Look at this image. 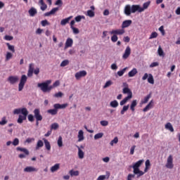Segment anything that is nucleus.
<instances>
[{
    "label": "nucleus",
    "instance_id": "obj_32",
    "mask_svg": "<svg viewBox=\"0 0 180 180\" xmlns=\"http://www.w3.org/2000/svg\"><path fill=\"white\" fill-rule=\"evenodd\" d=\"M43 146H44V143H43V141L41 140H38V141L37 142V146H36V150H39L40 148H41V147H43Z\"/></svg>",
    "mask_w": 180,
    "mask_h": 180
},
{
    "label": "nucleus",
    "instance_id": "obj_46",
    "mask_svg": "<svg viewBox=\"0 0 180 180\" xmlns=\"http://www.w3.org/2000/svg\"><path fill=\"white\" fill-rule=\"evenodd\" d=\"M8 123V120H6V117H3L1 120L0 121V126H5Z\"/></svg>",
    "mask_w": 180,
    "mask_h": 180
},
{
    "label": "nucleus",
    "instance_id": "obj_12",
    "mask_svg": "<svg viewBox=\"0 0 180 180\" xmlns=\"http://www.w3.org/2000/svg\"><path fill=\"white\" fill-rule=\"evenodd\" d=\"M130 54H131V49H130V46H127L122 56V58H124V60H127V58H129Z\"/></svg>",
    "mask_w": 180,
    "mask_h": 180
},
{
    "label": "nucleus",
    "instance_id": "obj_31",
    "mask_svg": "<svg viewBox=\"0 0 180 180\" xmlns=\"http://www.w3.org/2000/svg\"><path fill=\"white\" fill-rule=\"evenodd\" d=\"M145 169H144V174H146V172H147L148 171V169H150V167H151V163H150V160H147L145 162Z\"/></svg>",
    "mask_w": 180,
    "mask_h": 180
},
{
    "label": "nucleus",
    "instance_id": "obj_18",
    "mask_svg": "<svg viewBox=\"0 0 180 180\" xmlns=\"http://www.w3.org/2000/svg\"><path fill=\"white\" fill-rule=\"evenodd\" d=\"M133 23V21L131 20H126L124 22H122V29H126V27H129Z\"/></svg>",
    "mask_w": 180,
    "mask_h": 180
},
{
    "label": "nucleus",
    "instance_id": "obj_21",
    "mask_svg": "<svg viewBox=\"0 0 180 180\" xmlns=\"http://www.w3.org/2000/svg\"><path fill=\"white\" fill-rule=\"evenodd\" d=\"M58 169H60V164L59 163L55 164L53 166H52L50 168V171L52 173L57 172V171H58Z\"/></svg>",
    "mask_w": 180,
    "mask_h": 180
},
{
    "label": "nucleus",
    "instance_id": "obj_7",
    "mask_svg": "<svg viewBox=\"0 0 180 180\" xmlns=\"http://www.w3.org/2000/svg\"><path fill=\"white\" fill-rule=\"evenodd\" d=\"M165 167L169 169H172V168H174V156H172V155H169L167 157Z\"/></svg>",
    "mask_w": 180,
    "mask_h": 180
},
{
    "label": "nucleus",
    "instance_id": "obj_19",
    "mask_svg": "<svg viewBox=\"0 0 180 180\" xmlns=\"http://www.w3.org/2000/svg\"><path fill=\"white\" fill-rule=\"evenodd\" d=\"M77 148L78 150L77 155L79 160H83L84 157H85V153L82 149L79 148V146H77Z\"/></svg>",
    "mask_w": 180,
    "mask_h": 180
},
{
    "label": "nucleus",
    "instance_id": "obj_54",
    "mask_svg": "<svg viewBox=\"0 0 180 180\" xmlns=\"http://www.w3.org/2000/svg\"><path fill=\"white\" fill-rule=\"evenodd\" d=\"M51 86H52V89L53 88H57V86H60V80H56Z\"/></svg>",
    "mask_w": 180,
    "mask_h": 180
},
{
    "label": "nucleus",
    "instance_id": "obj_8",
    "mask_svg": "<svg viewBox=\"0 0 180 180\" xmlns=\"http://www.w3.org/2000/svg\"><path fill=\"white\" fill-rule=\"evenodd\" d=\"M8 82L11 84V85H15L17 82H19V77L18 76H9L7 79Z\"/></svg>",
    "mask_w": 180,
    "mask_h": 180
},
{
    "label": "nucleus",
    "instance_id": "obj_44",
    "mask_svg": "<svg viewBox=\"0 0 180 180\" xmlns=\"http://www.w3.org/2000/svg\"><path fill=\"white\" fill-rule=\"evenodd\" d=\"M103 137V133L100 132L94 135V140H99V139H102Z\"/></svg>",
    "mask_w": 180,
    "mask_h": 180
},
{
    "label": "nucleus",
    "instance_id": "obj_20",
    "mask_svg": "<svg viewBox=\"0 0 180 180\" xmlns=\"http://www.w3.org/2000/svg\"><path fill=\"white\" fill-rule=\"evenodd\" d=\"M68 106V103H64V104H60V103H56L53 105V108L56 109H65Z\"/></svg>",
    "mask_w": 180,
    "mask_h": 180
},
{
    "label": "nucleus",
    "instance_id": "obj_62",
    "mask_svg": "<svg viewBox=\"0 0 180 180\" xmlns=\"http://www.w3.org/2000/svg\"><path fill=\"white\" fill-rule=\"evenodd\" d=\"M4 39H5L7 41H11V40H13V37L9 36V35H6V36L4 37Z\"/></svg>",
    "mask_w": 180,
    "mask_h": 180
},
{
    "label": "nucleus",
    "instance_id": "obj_64",
    "mask_svg": "<svg viewBox=\"0 0 180 180\" xmlns=\"http://www.w3.org/2000/svg\"><path fill=\"white\" fill-rule=\"evenodd\" d=\"M136 176V174H128L127 176V180H133V179Z\"/></svg>",
    "mask_w": 180,
    "mask_h": 180
},
{
    "label": "nucleus",
    "instance_id": "obj_47",
    "mask_svg": "<svg viewBox=\"0 0 180 180\" xmlns=\"http://www.w3.org/2000/svg\"><path fill=\"white\" fill-rule=\"evenodd\" d=\"M158 53L160 57H164V51L162 50V48H161V46H159Z\"/></svg>",
    "mask_w": 180,
    "mask_h": 180
},
{
    "label": "nucleus",
    "instance_id": "obj_56",
    "mask_svg": "<svg viewBox=\"0 0 180 180\" xmlns=\"http://www.w3.org/2000/svg\"><path fill=\"white\" fill-rule=\"evenodd\" d=\"M13 146H19V139L15 138L13 141L12 142Z\"/></svg>",
    "mask_w": 180,
    "mask_h": 180
},
{
    "label": "nucleus",
    "instance_id": "obj_51",
    "mask_svg": "<svg viewBox=\"0 0 180 180\" xmlns=\"http://www.w3.org/2000/svg\"><path fill=\"white\" fill-rule=\"evenodd\" d=\"M70 64V60H64L61 63H60V67H67Z\"/></svg>",
    "mask_w": 180,
    "mask_h": 180
},
{
    "label": "nucleus",
    "instance_id": "obj_53",
    "mask_svg": "<svg viewBox=\"0 0 180 180\" xmlns=\"http://www.w3.org/2000/svg\"><path fill=\"white\" fill-rule=\"evenodd\" d=\"M158 37V34L156 32H152L149 39L151 40V39H155Z\"/></svg>",
    "mask_w": 180,
    "mask_h": 180
},
{
    "label": "nucleus",
    "instance_id": "obj_42",
    "mask_svg": "<svg viewBox=\"0 0 180 180\" xmlns=\"http://www.w3.org/2000/svg\"><path fill=\"white\" fill-rule=\"evenodd\" d=\"M58 127H60V125L58 124V123L57 122L53 123L51 125V130H57Z\"/></svg>",
    "mask_w": 180,
    "mask_h": 180
},
{
    "label": "nucleus",
    "instance_id": "obj_15",
    "mask_svg": "<svg viewBox=\"0 0 180 180\" xmlns=\"http://www.w3.org/2000/svg\"><path fill=\"white\" fill-rule=\"evenodd\" d=\"M74 44V41L71 38H68L65 44V50H67V49L70 47H72V44Z\"/></svg>",
    "mask_w": 180,
    "mask_h": 180
},
{
    "label": "nucleus",
    "instance_id": "obj_23",
    "mask_svg": "<svg viewBox=\"0 0 180 180\" xmlns=\"http://www.w3.org/2000/svg\"><path fill=\"white\" fill-rule=\"evenodd\" d=\"M58 11V7L52 8L49 12L45 13L44 16H50L51 15H54L56 12Z\"/></svg>",
    "mask_w": 180,
    "mask_h": 180
},
{
    "label": "nucleus",
    "instance_id": "obj_16",
    "mask_svg": "<svg viewBox=\"0 0 180 180\" xmlns=\"http://www.w3.org/2000/svg\"><path fill=\"white\" fill-rule=\"evenodd\" d=\"M42 140L44 143L46 150H47V151H50L51 150V144H50L49 140H47L46 138H43Z\"/></svg>",
    "mask_w": 180,
    "mask_h": 180
},
{
    "label": "nucleus",
    "instance_id": "obj_29",
    "mask_svg": "<svg viewBox=\"0 0 180 180\" xmlns=\"http://www.w3.org/2000/svg\"><path fill=\"white\" fill-rule=\"evenodd\" d=\"M136 106H137V100L132 101V102L130 105V109H131V112H134V110H136V109L134 108H136Z\"/></svg>",
    "mask_w": 180,
    "mask_h": 180
},
{
    "label": "nucleus",
    "instance_id": "obj_25",
    "mask_svg": "<svg viewBox=\"0 0 180 180\" xmlns=\"http://www.w3.org/2000/svg\"><path fill=\"white\" fill-rule=\"evenodd\" d=\"M139 72L137 71L136 68H133L131 71L129 72L128 73V76L131 78L133 77H135L136 75Z\"/></svg>",
    "mask_w": 180,
    "mask_h": 180
},
{
    "label": "nucleus",
    "instance_id": "obj_57",
    "mask_svg": "<svg viewBox=\"0 0 180 180\" xmlns=\"http://www.w3.org/2000/svg\"><path fill=\"white\" fill-rule=\"evenodd\" d=\"M100 124L101 126L106 127L109 124V122H108L106 120H102L100 122Z\"/></svg>",
    "mask_w": 180,
    "mask_h": 180
},
{
    "label": "nucleus",
    "instance_id": "obj_58",
    "mask_svg": "<svg viewBox=\"0 0 180 180\" xmlns=\"http://www.w3.org/2000/svg\"><path fill=\"white\" fill-rule=\"evenodd\" d=\"M71 29L75 34H78V33H79V30H78V28L75 27H72Z\"/></svg>",
    "mask_w": 180,
    "mask_h": 180
},
{
    "label": "nucleus",
    "instance_id": "obj_22",
    "mask_svg": "<svg viewBox=\"0 0 180 180\" xmlns=\"http://www.w3.org/2000/svg\"><path fill=\"white\" fill-rule=\"evenodd\" d=\"M110 176V172H106V175H101L97 178V180H105V179H109V177Z\"/></svg>",
    "mask_w": 180,
    "mask_h": 180
},
{
    "label": "nucleus",
    "instance_id": "obj_14",
    "mask_svg": "<svg viewBox=\"0 0 180 180\" xmlns=\"http://www.w3.org/2000/svg\"><path fill=\"white\" fill-rule=\"evenodd\" d=\"M77 141L79 143H81V141H84L85 140V136H84V131L82 129L79 130L78 134H77Z\"/></svg>",
    "mask_w": 180,
    "mask_h": 180
},
{
    "label": "nucleus",
    "instance_id": "obj_59",
    "mask_svg": "<svg viewBox=\"0 0 180 180\" xmlns=\"http://www.w3.org/2000/svg\"><path fill=\"white\" fill-rule=\"evenodd\" d=\"M41 26H47L49 25H50V22H49V21H47V20H44L41 22Z\"/></svg>",
    "mask_w": 180,
    "mask_h": 180
},
{
    "label": "nucleus",
    "instance_id": "obj_49",
    "mask_svg": "<svg viewBox=\"0 0 180 180\" xmlns=\"http://www.w3.org/2000/svg\"><path fill=\"white\" fill-rule=\"evenodd\" d=\"M119 143V139L117 137H115L113 140H112L110 143V145L113 146L115 144H117Z\"/></svg>",
    "mask_w": 180,
    "mask_h": 180
},
{
    "label": "nucleus",
    "instance_id": "obj_2",
    "mask_svg": "<svg viewBox=\"0 0 180 180\" xmlns=\"http://www.w3.org/2000/svg\"><path fill=\"white\" fill-rule=\"evenodd\" d=\"M20 113L22 115H20ZM13 115H20L18 116V119L17 120V122L19 124H22L25 120L27 118V115H29V111H27V108H16L13 110Z\"/></svg>",
    "mask_w": 180,
    "mask_h": 180
},
{
    "label": "nucleus",
    "instance_id": "obj_6",
    "mask_svg": "<svg viewBox=\"0 0 180 180\" xmlns=\"http://www.w3.org/2000/svg\"><path fill=\"white\" fill-rule=\"evenodd\" d=\"M38 88H40L41 91H42V92H50V91H51L53 89V86H46V84L44 83H39L37 84Z\"/></svg>",
    "mask_w": 180,
    "mask_h": 180
},
{
    "label": "nucleus",
    "instance_id": "obj_43",
    "mask_svg": "<svg viewBox=\"0 0 180 180\" xmlns=\"http://www.w3.org/2000/svg\"><path fill=\"white\" fill-rule=\"evenodd\" d=\"M58 147H63V136H60L57 141Z\"/></svg>",
    "mask_w": 180,
    "mask_h": 180
},
{
    "label": "nucleus",
    "instance_id": "obj_26",
    "mask_svg": "<svg viewBox=\"0 0 180 180\" xmlns=\"http://www.w3.org/2000/svg\"><path fill=\"white\" fill-rule=\"evenodd\" d=\"M28 13L30 16L33 17L37 13V10L34 8V7H32L29 11Z\"/></svg>",
    "mask_w": 180,
    "mask_h": 180
},
{
    "label": "nucleus",
    "instance_id": "obj_40",
    "mask_svg": "<svg viewBox=\"0 0 180 180\" xmlns=\"http://www.w3.org/2000/svg\"><path fill=\"white\" fill-rule=\"evenodd\" d=\"M148 82L149 84H151L152 85H154V77L153 76V75L149 74V76L148 77Z\"/></svg>",
    "mask_w": 180,
    "mask_h": 180
},
{
    "label": "nucleus",
    "instance_id": "obj_11",
    "mask_svg": "<svg viewBox=\"0 0 180 180\" xmlns=\"http://www.w3.org/2000/svg\"><path fill=\"white\" fill-rule=\"evenodd\" d=\"M110 34H115V36L124 34V30L122 29H117L112 30L110 32Z\"/></svg>",
    "mask_w": 180,
    "mask_h": 180
},
{
    "label": "nucleus",
    "instance_id": "obj_9",
    "mask_svg": "<svg viewBox=\"0 0 180 180\" xmlns=\"http://www.w3.org/2000/svg\"><path fill=\"white\" fill-rule=\"evenodd\" d=\"M87 72L85 70H81L75 73V77L76 79L79 80L81 78H84V77H86Z\"/></svg>",
    "mask_w": 180,
    "mask_h": 180
},
{
    "label": "nucleus",
    "instance_id": "obj_24",
    "mask_svg": "<svg viewBox=\"0 0 180 180\" xmlns=\"http://www.w3.org/2000/svg\"><path fill=\"white\" fill-rule=\"evenodd\" d=\"M71 19H72V16H70L67 18H65V19L62 20L60 21L61 26H65L67 23L70 22V20H71Z\"/></svg>",
    "mask_w": 180,
    "mask_h": 180
},
{
    "label": "nucleus",
    "instance_id": "obj_61",
    "mask_svg": "<svg viewBox=\"0 0 180 180\" xmlns=\"http://www.w3.org/2000/svg\"><path fill=\"white\" fill-rule=\"evenodd\" d=\"M34 141V138H27L25 143H27L28 144H30V143H33Z\"/></svg>",
    "mask_w": 180,
    "mask_h": 180
},
{
    "label": "nucleus",
    "instance_id": "obj_45",
    "mask_svg": "<svg viewBox=\"0 0 180 180\" xmlns=\"http://www.w3.org/2000/svg\"><path fill=\"white\" fill-rule=\"evenodd\" d=\"M6 46L10 51H12V53H15V46L11 45L9 43H6Z\"/></svg>",
    "mask_w": 180,
    "mask_h": 180
},
{
    "label": "nucleus",
    "instance_id": "obj_13",
    "mask_svg": "<svg viewBox=\"0 0 180 180\" xmlns=\"http://www.w3.org/2000/svg\"><path fill=\"white\" fill-rule=\"evenodd\" d=\"M39 169L33 167V166H28L24 169V172H37Z\"/></svg>",
    "mask_w": 180,
    "mask_h": 180
},
{
    "label": "nucleus",
    "instance_id": "obj_27",
    "mask_svg": "<svg viewBox=\"0 0 180 180\" xmlns=\"http://www.w3.org/2000/svg\"><path fill=\"white\" fill-rule=\"evenodd\" d=\"M165 128L166 129V130H169V131L174 132V127H172V124H171V122H167L165 125Z\"/></svg>",
    "mask_w": 180,
    "mask_h": 180
},
{
    "label": "nucleus",
    "instance_id": "obj_3",
    "mask_svg": "<svg viewBox=\"0 0 180 180\" xmlns=\"http://www.w3.org/2000/svg\"><path fill=\"white\" fill-rule=\"evenodd\" d=\"M144 162V160H140L138 162L133 164L131 167L133 168V172L134 175H136L137 178H140V176H143L144 175V172L140 170V167L141 165Z\"/></svg>",
    "mask_w": 180,
    "mask_h": 180
},
{
    "label": "nucleus",
    "instance_id": "obj_34",
    "mask_svg": "<svg viewBox=\"0 0 180 180\" xmlns=\"http://www.w3.org/2000/svg\"><path fill=\"white\" fill-rule=\"evenodd\" d=\"M69 174L72 176H78L79 172L78 170L74 171L73 169L70 170Z\"/></svg>",
    "mask_w": 180,
    "mask_h": 180
},
{
    "label": "nucleus",
    "instance_id": "obj_50",
    "mask_svg": "<svg viewBox=\"0 0 180 180\" xmlns=\"http://www.w3.org/2000/svg\"><path fill=\"white\" fill-rule=\"evenodd\" d=\"M111 35H112L111 37V41H112V43H116V41H117L118 40V37L117 35H115V34H111Z\"/></svg>",
    "mask_w": 180,
    "mask_h": 180
},
{
    "label": "nucleus",
    "instance_id": "obj_37",
    "mask_svg": "<svg viewBox=\"0 0 180 180\" xmlns=\"http://www.w3.org/2000/svg\"><path fill=\"white\" fill-rule=\"evenodd\" d=\"M86 16H89V18H94L95 16V11L92 10L87 11Z\"/></svg>",
    "mask_w": 180,
    "mask_h": 180
},
{
    "label": "nucleus",
    "instance_id": "obj_36",
    "mask_svg": "<svg viewBox=\"0 0 180 180\" xmlns=\"http://www.w3.org/2000/svg\"><path fill=\"white\" fill-rule=\"evenodd\" d=\"M110 106L114 108H117V106H119V102H117L116 100H114L110 103Z\"/></svg>",
    "mask_w": 180,
    "mask_h": 180
},
{
    "label": "nucleus",
    "instance_id": "obj_10",
    "mask_svg": "<svg viewBox=\"0 0 180 180\" xmlns=\"http://www.w3.org/2000/svg\"><path fill=\"white\" fill-rule=\"evenodd\" d=\"M34 115L37 122H41L43 120V117L40 115V110L35 109L34 110Z\"/></svg>",
    "mask_w": 180,
    "mask_h": 180
},
{
    "label": "nucleus",
    "instance_id": "obj_55",
    "mask_svg": "<svg viewBox=\"0 0 180 180\" xmlns=\"http://www.w3.org/2000/svg\"><path fill=\"white\" fill-rule=\"evenodd\" d=\"M63 95H64V94H63V92L59 91V92H58V93H56V94H54V97H55V98H63Z\"/></svg>",
    "mask_w": 180,
    "mask_h": 180
},
{
    "label": "nucleus",
    "instance_id": "obj_17",
    "mask_svg": "<svg viewBox=\"0 0 180 180\" xmlns=\"http://www.w3.org/2000/svg\"><path fill=\"white\" fill-rule=\"evenodd\" d=\"M154 106V101L151 100L149 103L143 108V112H148L150 109H153Z\"/></svg>",
    "mask_w": 180,
    "mask_h": 180
},
{
    "label": "nucleus",
    "instance_id": "obj_63",
    "mask_svg": "<svg viewBox=\"0 0 180 180\" xmlns=\"http://www.w3.org/2000/svg\"><path fill=\"white\" fill-rule=\"evenodd\" d=\"M159 31L162 33V36L165 34V30H164V26H160L159 27Z\"/></svg>",
    "mask_w": 180,
    "mask_h": 180
},
{
    "label": "nucleus",
    "instance_id": "obj_1",
    "mask_svg": "<svg viewBox=\"0 0 180 180\" xmlns=\"http://www.w3.org/2000/svg\"><path fill=\"white\" fill-rule=\"evenodd\" d=\"M150 4L151 1H147L143 4V7L141 5H127L124 7V12L127 16H130L131 13H136V12H139L141 13V12H144L146 9H148V6H150Z\"/></svg>",
    "mask_w": 180,
    "mask_h": 180
},
{
    "label": "nucleus",
    "instance_id": "obj_33",
    "mask_svg": "<svg viewBox=\"0 0 180 180\" xmlns=\"http://www.w3.org/2000/svg\"><path fill=\"white\" fill-rule=\"evenodd\" d=\"M39 4L41 5V11H45L47 9V5L44 3L43 0H40Z\"/></svg>",
    "mask_w": 180,
    "mask_h": 180
},
{
    "label": "nucleus",
    "instance_id": "obj_41",
    "mask_svg": "<svg viewBox=\"0 0 180 180\" xmlns=\"http://www.w3.org/2000/svg\"><path fill=\"white\" fill-rule=\"evenodd\" d=\"M127 70V68H124V69H122V70H120L117 72V75H118V77H123V75H124V73L126 72V70Z\"/></svg>",
    "mask_w": 180,
    "mask_h": 180
},
{
    "label": "nucleus",
    "instance_id": "obj_28",
    "mask_svg": "<svg viewBox=\"0 0 180 180\" xmlns=\"http://www.w3.org/2000/svg\"><path fill=\"white\" fill-rule=\"evenodd\" d=\"M47 113H49V115H52V116H54L58 113V108H54L53 109H50L47 110Z\"/></svg>",
    "mask_w": 180,
    "mask_h": 180
},
{
    "label": "nucleus",
    "instance_id": "obj_48",
    "mask_svg": "<svg viewBox=\"0 0 180 180\" xmlns=\"http://www.w3.org/2000/svg\"><path fill=\"white\" fill-rule=\"evenodd\" d=\"M12 57H13V54L11 52H7L6 54V61H9Z\"/></svg>",
    "mask_w": 180,
    "mask_h": 180
},
{
    "label": "nucleus",
    "instance_id": "obj_4",
    "mask_svg": "<svg viewBox=\"0 0 180 180\" xmlns=\"http://www.w3.org/2000/svg\"><path fill=\"white\" fill-rule=\"evenodd\" d=\"M122 93L124 94H127L128 96L120 102V106H123V105H126V103H127V102H129V101H130V99L133 98V92H131V90H130L129 87L123 88Z\"/></svg>",
    "mask_w": 180,
    "mask_h": 180
},
{
    "label": "nucleus",
    "instance_id": "obj_52",
    "mask_svg": "<svg viewBox=\"0 0 180 180\" xmlns=\"http://www.w3.org/2000/svg\"><path fill=\"white\" fill-rule=\"evenodd\" d=\"M82 19H85V16L78 15V16L75 17V20L76 22H81V20H82Z\"/></svg>",
    "mask_w": 180,
    "mask_h": 180
},
{
    "label": "nucleus",
    "instance_id": "obj_38",
    "mask_svg": "<svg viewBox=\"0 0 180 180\" xmlns=\"http://www.w3.org/2000/svg\"><path fill=\"white\" fill-rule=\"evenodd\" d=\"M111 85H113V82L112 80H108L105 82L103 88L106 89V88H109V86H111Z\"/></svg>",
    "mask_w": 180,
    "mask_h": 180
},
{
    "label": "nucleus",
    "instance_id": "obj_5",
    "mask_svg": "<svg viewBox=\"0 0 180 180\" xmlns=\"http://www.w3.org/2000/svg\"><path fill=\"white\" fill-rule=\"evenodd\" d=\"M27 82V76L26 75H22L20 79V83L18 84V91L21 92L23 91V88H25V84Z\"/></svg>",
    "mask_w": 180,
    "mask_h": 180
},
{
    "label": "nucleus",
    "instance_id": "obj_30",
    "mask_svg": "<svg viewBox=\"0 0 180 180\" xmlns=\"http://www.w3.org/2000/svg\"><path fill=\"white\" fill-rule=\"evenodd\" d=\"M150 98H151V94H149L143 100H141V103L142 105L147 103V102H148V101H150Z\"/></svg>",
    "mask_w": 180,
    "mask_h": 180
},
{
    "label": "nucleus",
    "instance_id": "obj_35",
    "mask_svg": "<svg viewBox=\"0 0 180 180\" xmlns=\"http://www.w3.org/2000/svg\"><path fill=\"white\" fill-rule=\"evenodd\" d=\"M17 150L24 153L26 155H29V150L25 148L18 147Z\"/></svg>",
    "mask_w": 180,
    "mask_h": 180
},
{
    "label": "nucleus",
    "instance_id": "obj_60",
    "mask_svg": "<svg viewBox=\"0 0 180 180\" xmlns=\"http://www.w3.org/2000/svg\"><path fill=\"white\" fill-rule=\"evenodd\" d=\"M160 65V63L158 62H153L150 65V68H154V67H158Z\"/></svg>",
    "mask_w": 180,
    "mask_h": 180
},
{
    "label": "nucleus",
    "instance_id": "obj_39",
    "mask_svg": "<svg viewBox=\"0 0 180 180\" xmlns=\"http://www.w3.org/2000/svg\"><path fill=\"white\" fill-rule=\"evenodd\" d=\"M129 108H130V105H124L122 110L120 111L121 115H124L125 112L129 110Z\"/></svg>",
    "mask_w": 180,
    "mask_h": 180
}]
</instances>
